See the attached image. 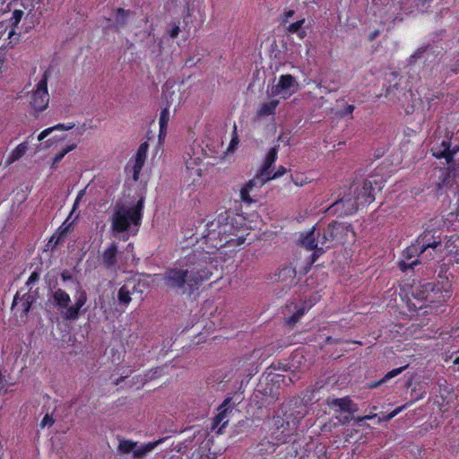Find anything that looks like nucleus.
<instances>
[{
	"label": "nucleus",
	"mask_w": 459,
	"mask_h": 459,
	"mask_svg": "<svg viewBox=\"0 0 459 459\" xmlns=\"http://www.w3.org/2000/svg\"><path fill=\"white\" fill-rule=\"evenodd\" d=\"M246 235L247 230L234 223V218L229 211L221 212L206 223L202 232V244L207 250L194 251L186 256L184 266L167 270L164 274L165 284L182 294H192L217 271L209 255L222 247H240L246 241Z\"/></svg>",
	"instance_id": "nucleus-1"
},
{
	"label": "nucleus",
	"mask_w": 459,
	"mask_h": 459,
	"mask_svg": "<svg viewBox=\"0 0 459 459\" xmlns=\"http://www.w3.org/2000/svg\"><path fill=\"white\" fill-rule=\"evenodd\" d=\"M77 294L74 304L69 306L71 298L65 290L57 289L52 293L53 303L60 310L64 320L75 321L79 318L81 312L86 311L85 309L82 310L88 299L86 291L81 289Z\"/></svg>",
	"instance_id": "nucleus-2"
},
{
	"label": "nucleus",
	"mask_w": 459,
	"mask_h": 459,
	"mask_svg": "<svg viewBox=\"0 0 459 459\" xmlns=\"http://www.w3.org/2000/svg\"><path fill=\"white\" fill-rule=\"evenodd\" d=\"M304 440H293L286 447L284 459H329L327 447L322 443L307 442Z\"/></svg>",
	"instance_id": "nucleus-3"
},
{
	"label": "nucleus",
	"mask_w": 459,
	"mask_h": 459,
	"mask_svg": "<svg viewBox=\"0 0 459 459\" xmlns=\"http://www.w3.org/2000/svg\"><path fill=\"white\" fill-rule=\"evenodd\" d=\"M351 230V225L338 221H332L318 232V241L320 249L325 252L326 249L333 248L338 245H342L347 240V236Z\"/></svg>",
	"instance_id": "nucleus-4"
},
{
	"label": "nucleus",
	"mask_w": 459,
	"mask_h": 459,
	"mask_svg": "<svg viewBox=\"0 0 459 459\" xmlns=\"http://www.w3.org/2000/svg\"><path fill=\"white\" fill-rule=\"evenodd\" d=\"M281 415L290 422V427L297 429L307 414V407L299 398H292L281 404Z\"/></svg>",
	"instance_id": "nucleus-5"
},
{
	"label": "nucleus",
	"mask_w": 459,
	"mask_h": 459,
	"mask_svg": "<svg viewBox=\"0 0 459 459\" xmlns=\"http://www.w3.org/2000/svg\"><path fill=\"white\" fill-rule=\"evenodd\" d=\"M295 431L296 429H292L290 422L281 414L273 416L269 423L270 437L277 440L278 443L290 442V437L293 436Z\"/></svg>",
	"instance_id": "nucleus-6"
},
{
	"label": "nucleus",
	"mask_w": 459,
	"mask_h": 459,
	"mask_svg": "<svg viewBox=\"0 0 459 459\" xmlns=\"http://www.w3.org/2000/svg\"><path fill=\"white\" fill-rule=\"evenodd\" d=\"M50 75L49 69L44 71L41 79L32 91L30 104L37 111H43L47 108L49 102V94L48 91V81Z\"/></svg>",
	"instance_id": "nucleus-7"
},
{
	"label": "nucleus",
	"mask_w": 459,
	"mask_h": 459,
	"mask_svg": "<svg viewBox=\"0 0 459 459\" xmlns=\"http://www.w3.org/2000/svg\"><path fill=\"white\" fill-rule=\"evenodd\" d=\"M139 226L140 223L134 221V217L125 207H117L111 217V229L113 232L120 234L126 232L130 225Z\"/></svg>",
	"instance_id": "nucleus-8"
},
{
	"label": "nucleus",
	"mask_w": 459,
	"mask_h": 459,
	"mask_svg": "<svg viewBox=\"0 0 459 459\" xmlns=\"http://www.w3.org/2000/svg\"><path fill=\"white\" fill-rule=\"evenodd\" d=\"M160 443V440L154 442H148L138 446L137 442L129 440V439H122L119 441L117 450L122 454H130L133 453V456L135 459H139L143 457L148 453L152 452L158 444Z\"/></svg>",
	"instance_id": "nucleus-9"
},
{
	"label": "nucleus",
	"mask_w": 459,
	"mask_h": 459,
	"mask_svg": "<svg viewBox=\"0 0 459 459\" xmlns=\"http://www.w3.org/2000/svg\"><path fill=\"white\" fill-rule=\"evenodd\" d=\"M234 407L232 398H226L222 403L218 407V413L212 419L211 423V430L215 431L216 434H221L222 429L228 425L230 415L233 412Z\"/></svg>",
	"instance_id": "nucleus-10"
},
{
	"label": "nucleus",
	"mask_w": 459,
	"mask_h": 459,
	"mask_svg": "<svg viewBox=\"0 0 459 459\" xmlns=\"http://www.w3.org/2000/svg\"><path fill=\"white\" fill-rule=\"evenodd\" d=\"M270 181V178L267 176H262L258 171L257 174L251 179H249L240 189V199L245 204H252L255 200L251 197V195H257V193L261 187Z\"/></svg>",
	"instance_id": "nucleus-11"
},
{
	"label": "nucleus",
	"mask_w": 459,
	"mask_h": 459,
	"mask_svg": "<svg viewBox=\"0 0 459 459\" xmlns=\"http://www.w3.org/2000/svg\"><path fill=\"white\" fill-rule=\"evenodd\" d=\"M299 84L297 80L291 74H281L279 77L277 84L272 87L271 92L273 96H281L282 99L290 97L297 91Z\"/></svg>",
	"instance_id": "nucleus-12"
},
{
	"label": "nucleus",
	"mask_w": 459,
	"mask_h": 459,
	"mask_svg": "<svg viewBox=\"0 0 459 459\" xmlns=\"http://www.w3.org/2000/svg\"><path fill=\"white\" fill-rule=\"evenodd\" d=\"M148 143H143L139 145L136 154L126 167V172L131 175L134 181H137L140 177V173L145 164L148 152Z\"/></svg>",
	"instance_id": "nucleus-13"
},
{
	"label": "nucleus",
	"mask_w": 459,
	"mask_h": 459,
	"mask_svg": "<svg viewBox=\"0 0 459 459\" xmlns=\"http://www.w3.org/2000/svg\"><path fill=\"white\" fill-rule=\"evenodd\" d=\"M430 152L437 160L444 159L446 164H450L455 160V154L459 152V143L452 147L450 139H444L441 143H435Z\"/></svg>",
	"instance_id": "nucleus-14"
},
{
	"label": "nucleus",
	"mask_w": 459,
	"mask_h": 459,
	"mask_svg": "<svg viewBox=\"0 0 459 459\" xmlns=\"http://www.w3.org/2000/svg\"><path fill=\"white\" fill-rule=\"evenodd\" d=\"M359 209V204L356 199L351 197H342L334 202L328 209V212L338 217L352 215Z\"/></svg>",
	"instance_id": "nucleus-15"
},
{
	"label": "nucleus",
	"mask_w": 459,
	"mask_h": 459,
	"mask_svg": "<svg viewBox=\"0 0 459 459\" xmlns=\"http://www.w3.org/2000/svg\"><path fill=\"white\" fill-rule=\"evenodd\" d=\"M34 301L35 299L30 293L26 292L21 295V291H17L13 299L12 310L21 318L27 317Z\"/></svg>",
	"instance_id": "nucleus-16"
},
{
	"label": "nucleus",
	"mask_w": 459,
	"mask_h": 459,
	"mask_svg": "<svg viewBox=\"0 0 459 459\" xmlns=\"http://www.w3.org/2000/svg\"><path fill=\"white\" fill-rule=\"evenodd\" d=\"M118 244L111 242L102 252L100 259L106 270L116 271L117 268Z\"/></svg>",
	"instance_id": "nucleus-17"
},
{
	"label": "nucleus",
	"mask_w": 459,
	"mask_h": 459,
	"mask_svg": "<svg viewBox=\"0 0 459 459\" xmlns=\"http://www.w3.org/2000/svg\"><path fill=\"white\" fill-rule=\"evenodd\" d=\"M373 184L381 189V185L377 184L376 180L366 179L359 192L357 194L356 201L359 205H366L371 204L375 200V188Z\"/></svg>",
	"instance_id": "nucleus-18"
},
{
	"label": "nucleus",
	"mask_w": 459,
	"mask_h": 459,
	"mask_svg": "<svg viewBox=\"0 0 459 459\" xmlns=\"http://www.w3.org/2000/svg\"><path fill=\"white\" fill-rule=\"evenodd\" d=\"M418 246L421 247V251H426L429 248L436 252H442V242L439 237L436 238L431 231H424L415 240Z\"/></svg>",
	"instance_id": "nucleus-19"
},
{
	"label": "nucleus",
	"mask_w": 459,
	"mask_h": 459,
	"mask_svg": "<svg viewBox=\"0 0 459 459\" xmlns=\"http://www.w3.org/2000/svg\"><path fill=\"white\" fill-rule=\"evenodd\" d=\"M212 439L203 441L199 446L192 453L189 459H216L215 452L211 451Z\"/></svg>",
	"instance_id": "nucleus-20"
},
{
	"label": "nucleus",
	"mask_w": 459,
	"mask_h": 459,
	"mask_svg": "<svg viewBox=\"0 0 459 459\" xmlns=\"http://www.w3.org/2000/svg\"><path fill=\"white\" fill-rule=\"evenodd\" d=\"M186 170L188 177L192 178L191 184L194 185L198 182L202 176L199 158L193 159L189 157V159L186 160Z\"/></svg>",
	"instance_id": "nucleus-21"
},
{
	"label": "nucleus",
	"mask_w": 459,
	"mask_h": 459,
	"mask_svg": "<svg viewBox=\"0 0 459 459\" xmlns=\"http://www.w3.org/2000/svg\"><path fill=\"white\" fill-rule=\"evenodd\" d=\"M296 275V269L291 265H286L280 269L278 273V281L284 286L290 287L295 282Z\"/></svg>",
	"instance_id": "nucleus-22"
},
{
	"label": "nucleus",
	"mask_w": 459,
	"mask_h": 459,
	"mask_svg": "<svg viewBox=\"0 0 459 459\" xmlns=\"http://www.w3.org/2000/svg\"><path fill=\"white\" fill-rule=\"evenodd\" d=\"M331 408H337L340 411L352 413L355 411L354 403L350 397L334 398L328 402Z\"/></svg>",
	"instance_id": "nucleus-23"
},
{
	"label": "nucleus",
	"mask_w": 459,
	"mask_h": 459,
	"mask_svg": "<svg viewBox=\"0 0 459 459\" xmlns=\"http://www.w3.org/2000/svg\"><path fill=\"white\" fill-rule=\"evenodd\" d=\"M134 13L130 10H126L124 8H117L115 12V22L110 26V28H114L117 30L125 27L127 22L129 16Z\"/></svg>",
	"instance_id": "nucleus-24"
},
{
	"label": "nucleus",
	"mask_w": 459,
	"mask_h": 459,
	"mask_svg": "<svg viewBox=\"0 0 459 459\" xmlns=\"http://www.w3.org/2000/svg\"><path fill=\"white\" fill-rule=\"evenodd\" d=\"M23 11L22 10H14L12 13L11 17L7 20V25L6 29H9L8 31V38L11 39L14 35L17 34L16 28L18 27L19 23L21 22L22 17H23Z\"/></svg>",
	"instance_id": "nucleus-25"
},
{
	"label": "nucleus",
	"mask_w": 459,
	"mask_h": 459,
	"mask_svg": "<svg viewBox=\"0 0 459 459\" xmlns=\"http://www.w3.org/2000/svg\"><path fill=\"white\" fill-rule=\"evenodd\" d=\"M277 153L278 150L276 147H273L269 150L264 160L262 167L258 170L262 174V176H267L270 173L271 167L277 160Z\"/></svg>",
	"instance_id": "nucleus-26"
},
{
	"label": "nucleus",
	"mask_w": 459,
	"mask_h": 459,
	"mask_svg": "<svg viewBox=\"0 0 459 459\" xmlns=\"http://www.w3.org/2000/svg\"><path fill=\"white\" fill-rule=\"evenodd\" d=\"M282 445L281 443H278L277 440H273L270 437H264L261 442L258 444V450L261 455H271L273 454L277 447Z\"/></svg>",
	"instance_id": "nucleus-27"
},
{
	"label": "nucleus",
	"mask_w": 459,
	"mask_h": 459,
	"mask_svg": "<svg viewBox=\"0 0 459 459\" xmlns=\"http://www.w3.org/2000/svg\"><path fill=\"white\" fill-rule=\"evenodd\" d=\"M279 103L280 101L278 100H272L271 101L262 103L259 108L257 109V116L268 117L275 114V110Z\"/></svg>",
	"instance_id": "nucleus-28"
},
{
	"label": "nucleus",
	"mask_w": 459,
	"mask_h": 459,
	"mask_svg": "<svg viewBox=\"0 0 459 459\" xmlns=\"http://www.w3.org/2000/svg\"><path fill=\"white\" fill-rule=\"evenodd\" d=\"M29 148V143L28 141H25L20 144H18L15 149L12 151L10 155L7 158V163L12 164L15 162L16 160H20L27 152Z\"/></svg>",
	"instance_id": "nucleus-29"
},
{
	"label": "nucleus",
	"mask_w": 459,
	"mask_h": 459,
	"mask_svg": "<svg viewBox=\"0 0 459 459\" xmlns=\"http://www.w3.org/2000/svg\"><path fill=\"white\" fill-rule=\"evenodd\" d=\"M132 292L129 290V285L123 284L117 292V302L122 307H127L132 300Z\"/></svg>",
	"instance_id": "nucleus-30"
},
{
	"label": "nucleus",
	"mask_w": 459,
	"mask_h": 459,
	"mask_svg": "<svg viewBox=\"0 0 459 459\" xmlns=\"http://www.w3.org/2000/svg\"><path fill=\"white\" fill-rule=\"evenodd\" d=\"M301 244L308 250H314L318 247V238H315V228L307 232L301 239Z\"/></svg>",
	"instance_id": "nucleus-31"
},
{
	"label": "nucleus",
	"mask_w": 459,
	"mask_h": 459,
	"mask_svg": "<svg viewBox=\"0 0 459 459\" xmlns=\"http://www.w3.org/2000/svg\"><path fill=\"white\" fill-rule=\"evenodd\" d=\"M125 285H129L130 292H132V295H134L136 293L142 294L146 288L147 283L140 279H128Z\"/></svg>",
	"instance_id": "nucleus-32"
},
{
	"label": "nucleus",
	"mask_w": 459,
	"mask_h": 459,
	"mask_svg": "<svg viewBox=\"0 0 459 459\" xmlns=\"http://www.w3.org/2000/svg\"><path fill=\"white\" fill-rule=\"evenodd\" d=\"M169 121V107L167 106L163 108L160 114L159 118V125H160V134L159 136L160 137L162 134H166L168 124Z\"/></svg>",
	"instance_id": "nucleus-33"
},
{
	"label": "nucleus",
	"mask_w": 459,
	"mask_h": 459,
	"mask_svg": "<svg viewBox=\"0 0 459 459\" xmlns=\"http://www.w3.org/2000/svg\"><path fill=\"white\" fill-rule=\"evenodd\" d=\"M304 23L305 19L292 22L287 27V31L291 34L296 33L300 39H303L307 36V31L302 29Z\"/></svg>",
	"instance_id": "nucleus-34"
},
{
	"label": "nucleus",
	"mask_w": 459,
	"mask_h": 459,
	"mask_svg": "<svg viewBox=\"0 0 459 459\" xmlns=\"http://www.w3.org/2000/svg\"><path fill=\"white\" fill-rule=\"evenodd\" d=\"M126 210L134 217V221H138L140 224L142 223L143 220V199L141 198L137 201V203L129 208H126Z\"/></svg>",
	"instance_id": "nucleus-35"
},
{
	"label": "nucleus",
	"mask_w": 459,
	"mask_h": 459,
	"mask_svg": "<svg viewBox=\"0 0 459 459\" xmlns=\"http://www.w3.org/2000/svg\"><path fill=\"white\" fill-rule=\"evenodd\" d=\"M307 307L305 305H302L299 308H297L296 312L292 314L290 316L286 318V324L290 327L295 326V325L301 319V317L305 315Z\"/></svg>",
	"instance_id": "nucleus-36"
},
{
	"label": "nucleus",
	"mask_w": 459,
	"mask_h": 459,
	"mask_svg": "<svg viewBox=\"0 0 459 459\" xmlns=\"http://www.w3.org/2000/svg\"><path fill=\"white\" fill-rule=\"evenodd\" d=\"M76 143H73V144H70V145H66L65 147H64L61 151H59L58 152H56L54 157H53V162H52V165H51V168L52 169H55L56 164H58L63 159L64 157L70 152H72L73 150H74L76 148Z\"/></svg>",
	"instance_id": "nucleus-37"
},
{
	"label": "nucleus",
	"mask_w": 459,
	"mask_h": 459,
	"mask_svg": "<svg viewBox=\"0 0 459 459\" xmlns=\"http://www.w3.org/2000/svg\"><path fill=\"white\" fill-rule=\"evenodd\" d=\"M423 253L424 251H421V247L418 246V243L415 241L404 250L403 256L406 259H411L412 257L418 256Z\"/></svg>",
	"instance_id": "nucleus-38"
},
{
	"label": "nucleus",
	"mask_w": 459,
	"mask_h": 459,
	"mask_svg": "<svg viewBox=\"0 0 459 459\" xmlns=\"http://www.w3.org/2000/svg\"><path fill=\"white\" fill-rule=\"evenodd\" d=\"M407 367H408V365H405V366L392 369L391 371L387 372L381 380H379V383H385L388 380H390L391 378L400 375L402 372H403L405 370V368H407Z\"/></svg>",
	"instance_id": "nucleus-39"
},
{
	"label": "nucleus",
	"mask_w": 459,
	"mask_h": 459,
	"mask_svg": "<svg viewBox=\"0 0 459 459\" xmlns=\"http://www.w3.org/2000/svg\"><path fill=\"white\" fill-rule=\"evenodd\" d=\"M314 250H315L314 253L310 256V261L307 263V264L304 268L303 273H307L310 270L312 264L317 260L319 255L324 253L320 249V247L316 248V249H314Z\"/></svg>",
	"instance_id": "nucleus-40"
},
{
	"label": "nucleus",
	"mask_w": 459,
	"mask_h": 459,
	"mask_svg": "<svg viewBox=\"0 0 459 459\" xmlns=\"http://www.w3.org/2000/svg\"><path fill=\"white\" fill-rule=\"evenodd\" d=\"M65 222H64V224L59 228V235L57 237V239L56 240L55 244H57L61 239L65 238L68 233L71 231L72 230V223H69V224H65Z\"/></svg>",
	"instance_id": "nucleus-41"
},
{
	"label": "nucleus",
	"mask_w": 459,
	"mask_h": 459,
	"mask_svg": "<svg viewBox=\"0 0 459 459\" xmlns=\"http://www.w3.org/2000/svg\"><path fill=\"white\" fill-rule=\"evenodd\" d=\"M354 109H355L354 105L348 104L342 109L339 110L337 114L341 117H345L350 116V117L352 118V113H353Z\"/></svg>",
	"instance_id": "nucleus-42"
},
{
	"label": "nucleus",
	"mask_w": 459,
	"mask_h": 459,
	"mask_svg": "<svg viewBox=\"0 0 459 459\" xmlns=\"http://www.w3.org/2000/svg\"><path fill=\"white\" fill-rule=\"evenodd\" d=\"M403 409V406H400L393 410L391 412L384 416L383 418H378L377 422L380 423L382 421H389L393 418H394L398 413H400Z\"/></svg>",
	"instance_id": "nucleus-43"
},
{
	"label": "nucleus",
	"mask_w": 459,
	"mask_h": 459,
	"mask_svg": "<svg viewBox=\"0 0 459 459\" xmlns=\"http://www.w3.org/2000/svg\"><path fill=\"white\" fill-rule=\"evenodd\" d=\"M39 280V273H38L37 271H33L30 277L28 278L27 281H26V286L29 288V290H30L32 289V286L38 282Z\"/></svg>",
	"instance_id": "nucleus-44"
},
{
	"label": "nucleus",
	"mask_w": 459,
	"mask_h": 459,
	"mask_svg": "<svg viewBox=\"0 0 459 459\" xmlns=\"http://www.w3.org/2000/svg\"><path fill=\"white\" fill-rule=\"evenodd\" d=\"M238 142L239 141H238V134H237V126H234V129L232 132V137H231L230 145H229V150H234L235 147L238 144Z\"/></svg>",
	"instance_id": "nucleus-45"
},
{
	"label": "nucleus",
	"mask_w": 459,
	"mask_h": 459,
	"mask_svg": "<svg viewBox=\"0 0 459 459\" xmlns=\"http://www.w3.org/2000/svg\"><path fill=\"white\" fill-rule=\"evenodd\" d=\"M286 171L287 170L283 166H280L278 168V169L273 174H272V171H270V173L267 175V177L270 178V180L275 179V178H278L281 177L282 175H284L286 173Z\"/></svg>",
	"instance_id": "nucleus-46"
},
{
	"label": "nucleus",
	"mask_w": 459,
	"mask_h": 459,
	"mask_svg": "<svg viewBox=\"0 0 459 459\" xmlns=\"http://www.w3.org/2000/svg\"><path fill=\"white\" fill-rule=\"evenodd\" d=\"M74 126H75L74 123H67V124H57L54 126H51V128H53V131L54 130L67 131V130L73 129Z\"/></svg>",
	"instance_id": "nucleus-47"
},
{
	"label": "nucleus",
	"mask_w": 459,
	"mask_h": 459,
	"mask_svg": "<svg viewBox=\"0 0 459 459\" xmlns=\"http://www.w3.org/2000/svg\"><path fill=\"white\" fill-rule=\"evenodd\" d=\"M180 31L179 22H175L174 26L168 31L171 39H176Z\"/></svg>",
	"instance_id": "nucleus-48"
},
{
	"label": "nucleus",
	"mask_w": 459,
	"mask_h": 459,
	"mask_svg": "<svg viewBox=\"0 0 459 459\" xmlns=\"http://www.w3.org/2000/svg\"><path fill=\"white\" fill-rule=\"evenodd\" d=\"M419 264L418 260H414L411 263H406L405 261H401L399 263V267L402 271L405 272L408 268H412L413 265H416Z\"/></svg>",
	"instance_id": "nucleus-49"
},
{
	"label": "nucleus",
	"mask_w": 459,
	"mask_h": 459,
	"mask_svg": "<svg viewBox=\"0 0 459 459\" xmlns=\"http://www.w3.org/2000/svg\"><path fill=\"white\" fill-rule=\"evenodd\" d=\"M84 195H85V189L79 191V193L77 194V196L74 202L72 212H74L78 208L80 201L82 200V198L83 197Z\"/></svg>",
	"instance_id": "nucleus-50"
},
{
	"label": "nucleus",
	"mask_w": 459,
	"mask_h": 459,
	"mask_svg": "<svg viewBox=\"0 0 459 459\" xmlns=\"http://www.w3.org/2000/svg\"><path fill=\"white\" fill-rule=\"evenodd\" d=\"M54 420L52 418V416L48 415V414H46L41 422H40V426L41 427H45V426H52L54 424Z\"/></svg>",
	"instance_id": "nucleus-51"
},
{
	"label": "nucleus",
	"mask_w": 459,
	"mask_h": 459,
	"mask_svg": "<svg viewBox=\"0 0 459 459\" xmlns=\"http://www.w3.org/2000/svg\"><path fill=\"white\" fill-rule=\"evenodd\" d=\"M447 165L448 168L446 169V170H448L449 169H459V152H456L455 154V160L450 164Z\"/></svg>",
	"instance_id": "nucleus-52"
},
{
	"label": "nucleus",
	"mask_w": 459,
	"mask_h": 459,
	"mask_svg": "<svg viewBox=\"0 0 459 459\" xmlns=\"http://www.w3.org/2000/svg\"><path fill=\"white\" fill-rule=\"evenodd\" d=\"M53 132V128L51 127H48V128H46L44 129L43 131H41L39 133V134L38 135V140L39 141H42L43 139H45L48 135L50 134V133Z\"/></svg>",
	"instance_id": "nucleus-53"
},
{
	"label": "nucleus",
	"mask_w": 459,
	"mask_h": 459,
	"mask_svg": "<svg viewBox=\"0 0 459 459\" xmlns=\"http://www.w3.org/2000/svg\"><path fill=\"white\" fill-rule=\"evenodd\" d=\"M61 279L63 280V281H74L73 275L67 270H65L61 273Z\"/></svg>",
	"instance_id": "nucleus-54"
},
{
	"label": "nucleus",
	"mask_w": 459,
	"mask_h": 459,
	"mask_svg": "<svg viewBox=\"0 0 459 459\" xmlns=\"http://www.w3.org/2000/svg\"><path fill=\"white\" fill-rule=\"evenodd\" d=\"M397 89H398V83H394V85L388 86L385 89V96L387 98L390 97L394 93V90H397Z\"/></svg>",
	"instance_id": "nucleus-55"
},
{
	"label": "nucleus",
	"mask_w": 459,
	"mask_h": 459,
	"mask_svg": "<svg viewBox=\"0 0 459 459\" xmlns=\"http://www.w3.org/2000/svg\"><path fill=\"white\" fill-rule=\"evenodd\" d=\"M380 35V30H372L368 36V40L372 42L374 41L378 36Z\"/></svg>",
	"instance_id": "nucleus-56"
},
{
	"label": "nucleus",
	"mask_w": 459,
	"mask_h": 459,
	"mask_svg": "<svg viewBox=\"0 0 459 459\" xmlns=\"http://www.w3.org/2000/svg\"><path fill=\"white\" fill-rule=\"evenodd\" d=\"M376 417H377V414L365 415L363 417H358L356 419V421H357V423H359V422H361V421H363L365 420H372V419H374Z\"/></svg>",
	"instance_id": "nucleus-57"
},
{
	"label": "nucleus",
	"mask_w": 459,
	"mask_h": 459,
	"mask_svg": "<svg viewBox=\"0 0 459 459\" xmlns=\"http://www.w3.org/2000/svg\"><path fill=\"white\" fill-rule=\"evenodd\" d=\"M293 14H294V11L293 10H290V11H287V12L284 13V15H285L286 19L291 17Z\"/></svg>",
	"instance_id": "nucleus-58"
},
{
	"label": "nucleus",
	"mask_w": 459,
	"mask_h": 459,
	"mask_svg": "<svg viewBox=\"0 0 459 459\" xmlns=\"http://www.w3.org/2000/svg\"><path fill=\"white\" fill-rule=\"evenodd\" d=\"M153 31H154V27H153V25L152 24V25L150 26V28L148 29V30L146 31V33H147V35H148V36H151V35L153 33Z\"/></svg>",
	"instance_id": "nucleus-59"
},
{
	"label": "nucleus",
	"mask_w": 459,
	"mask_h": 459,
	"mask_svg": "<svg viewBox=\"0 0 459 459\" xmlns=\"http://www.w3.org/2000/svg\"><path fill=\"white\" fill-rule=\"evenodd\" d=\"M453 363H454V365L458 366L457 370L459 371V355L455 358V359L453 360Z\"/></svg>",
	"instance_id": "nucleus-60"
},
{
	"label": "nucleus",
	"mask_w": 459,
	"mask_h": 459,
	"mask_svg": "<svg viewBox=\"0 0 459 459\" xmlns=\"http://www.w3.org/2000/svg\"><path fill=\"white\" fill-rule=\"evenodd\" d=\"M445 294L442 296L443 298H449L450 297V290L449 289L444 290Z\"/></svg>",
	"instance_id": "nucleus-61"
},
{
	"label": "nucleus",
	"mask_w": 459,
	"mask_h": 459,
	"mask_svg": "<svg viewBox=\"0 0 459 459\" xmlns=\"http://www.w3.org/2000/svg\"><path fill=\"white\" fill-rule=\"evenodd\" d=\"M381 384H382V383H379V381H377V382H374V383H371V384L369 385V387H370V388H375V387H377L378 385H380Z\"/></svg>",
	"instance_id": "nucleus-62"
},
{
	"label": "nucleus",
	"mask_w": 459,
	"mask_h": 459,
	"mask_svg": "<svg viewBox=\"0 0 459 459\" xmlns=\"http://www.w3.org/2000/svg\"><path fill=\"white\" fill-rule=\"evenodd\" d=\"M4 65V58L0 57V74L2 73V69Z\"/></svg>",
	"instance_id": "nucleus-63"
},
{
	"label": "nucleus",
	"mask_w": 459,
	"mask_h": 459,
	"mask_svg": "<svg viewBox=\"0 0 459 459\" xmlns=\"http://www.w3.org/2000/svg\"><path fill=\"white\" fill-rule=\"evenodd\" d=\"M124 377H119L116 382L115 384L116 385H118L119 383H121L123 381Z\"/></svg>",
	"instance_id": "nucleus-64"
}]
</instances>
